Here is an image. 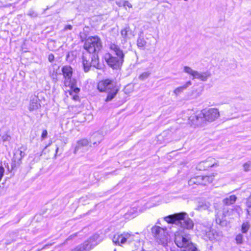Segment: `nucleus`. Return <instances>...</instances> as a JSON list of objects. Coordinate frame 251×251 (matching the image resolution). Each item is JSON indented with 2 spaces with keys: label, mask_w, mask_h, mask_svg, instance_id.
<instances>
[{
  "label": "nucleus",
  "mask_w": 251,
  "mask_h": 251,
  "mask_svg": "<svg viewBox=\"0 0 251 251\" xmlns=\"http://www.w3.org/2000/svg\"><path fill=\"white\" fill-rule=\"evenodd\" d=\"M119 90V86L116 83L115 86L113 87V81L111 80V100L114 98Z\"/></svg>",
  "instance_id": "obj_26"
},
{
  "label": "nucleus",
  "mask_w": 251,
  "mask_h": 251,
  "mask_svg": "<svg viewBox=\"0 0 251 251\" xmlns=\"http://www.w3.org/2000/svg\"><path fill=\"white\" fill-rule=\"evenodd\" d=\"M124 236V232L120 234H115L112 238L113 243L116 245L122 246V245L126 244Z\"/></svg>",
  "instance_id": "obj_18"
},
{
  "label": "nucleus",
  "mask_w": 251,
  "mask_h": 251,
  "mask_svg": "<svg viewBox=\"0 0 251 251\" xmlns=\"http://www.w3.org/2000/svg\"><path fill=\"white\" fill-rule=\"evenodd\" d=\"M212 177L208 176H199L191 178L188 181V184L190 186H192L194 184L197 185H205V182L208 181L210 182L212 181Z\"/></svg>",
  "instance_id": "obj_12"
},
{
  "label": "nucleus",
  "mask_w": 251,
  "mask_h": 251,
  "mask_svg": "<svg viewBox=\"0 0 251 251\" xmlns=\"http://www.w3.org/2000/svg\"><path fill=\"white\" fill-rule=\"evenodd\" d=\"M82 63L84 72L87 73L91 67L102 69V65L99 63L97 53L91 54L89 52H84L82 56Z\"/></svg>",
  "instance_id": "obj_2"
},
{
  "label": "nucleus",
  "mask_w": 251,
  "mask_h": 251,
  "mask_svg": "<svg viewBox=\"0 0 251 251\" xmlns=\"http://www.w3.org/2000/svg\"><path fill=\"white\" fill-rule=\"evenodd\" d=\"M251 195H250V197L248 198V200H247L248 206L250 205V204H251Z\"/></svg>",
  "instance_id": "obj_42"
},
{
  "label": "nucleus",
  "mask_w": 251,
  "mask_h": 251,
  "mask_svg": "<svg viewBox=\"0 0 251 251\" xmlns=\"http://www.w3.org/2000/svg\"><path fill=\"white\" fill-rule=\"evenodd\" d=\"M98 234H94L89 240L85 241L80 248H77L75 251H89L98 244Z\"/></svg>",
  "instance_id": "obj_9"
},
{
  "label": "nucleus",
  "mask_w": 251,
  "mask_h": 251,
  "mask_svg": "<svg viewBox=\"0 0 251 251\" xmlns=\"http://www.w3.org/2000/svg\"><path fill=\"white\" fill-rule=\"evenodd\" d=\"M236 200L237 197L235 195H231L224 199L223 201L225 204L229 205L233 204L236 201Z\"/></svg>",
  "instance_id": "obj_23"
},
{
  "label": "nucleus",
  "mask_w": 251,
  "mask_h": 251,
  "mask_svg": "<svg viewBox=\"0 0 251 251\" xmlns=\"http://www.w3.org/2000/svg\"><path fill=\"white\" fill-rule=\"evenodd\" d=\"M114 251H116V249H115Z\"/></svg>",
  "instance_id": "obj_46"
},
{
  "label": "nucleus",
  "mask_w": 251,
  "mask_h": 251,
  "mask_svg": "<svg viewBox=\"0 0 251 251\" xmlns=\"http://www.w3.org/2000/svg\"><path fill=\"white\" fill-rule=\"evenodd\" d=\"M101 48L100 40L97 36L89 37L86 40L84 45L85 52H89L91 54L97 53Z\"/></svg>",
  "instance_id": "obj_5"
},
{
  "label": "nucleus",
  "mask_w": 251,
  "mask_h": 251,
  "mask_svg": "<svg viewBox=\"0 0 251 251\" xmlns=\"http://www.w3.org/2000/svg\"><path fill=\"white\" fill-rule=\"evenodd\" d=\"M105 62L107 63L108 66H110V53H106L103 57Z\"/></svg>",
  "instance_id": "obj_33"
},
{
  "label": "nucleus",
  "mask_w": 251,
  "mask_h": 251,
  "mask_svg": "<svg viewBox=\"0 0 251 251\" xmlns=\"http://www.w3.org/2000/svg\"><path fill=\"white\" fill-rule=\"evenodd\" d=\"M185 1H187L188 0H184Z\"/></svg>",
  "instance_id": "obj_47"
},
{
  "label": "nucleus",
  "mask_w": 251,
  "mask_h": 251,
  "mask_svg": "<svg viewBox=\"0 0 251 251\" xmlns=\"http://www.w3.org/2000/svg\"><path fill=\"white\" fill-rule=\"evenodd\" d=\"M111 68L120 70L124 61L125 54L122 50L117 45L111 44Z\"/></svg>",
  "instance_id": "obj_4"
},
{
  "label": "nucleus",
  "mask_w": 251,
  "mask_h": 251,
  "mask_svg": "<svg viewBox=\"0 0 251 251\" xmlns=\"http://www.w3.org/2000/svg\"><path fill=\"white\" fill-rule=\"evenodd\" d=\"M54 59V56L52 53H50L48 56V60L50 62H53Z\"/></svg>",
  "instance_id": "obj_38"
},
{
  "label": "nucleus",
  "mask_w": 251,
  "mask_h": 251,
  "mask_svg": "<svg viewBox=\"0 0 251 251\" xmlns=\"http://www.w3.org/2000/svg\"><path fill=\"white\" fill-rule=\"evenodd\" d=\"M153 37L149 38H146L145 39L142 35V34L139 35V37L137 40V46L141 50H144L146 48H150L152 46L151 39H153Z\"/></svg>",
  "instance_id": "obj_11"
},
{
  "label": "nucleus",
  "mask_w": 251,
  "mask_h": 251,
  "mask_svg": "<svg viewBox=\"0 0 251 251\" xmlns=\"http://www.w3.org/2000/svg\"><path fill=\"white\" fill-rule=\"evenodd\" d=\"M247 212L248 216L251 218V205H248L247 209Z\"/></svg>",
  "instance_id": "obj_40"
},
{
  "label": "nucleus",
  "mask_w": 251,
  "mask_h": 251,
  "mask_svg": "<svg viewBox=\"0 0 251 251\" xmlns=\"http://www.w3.org/2000/svg\"><path fill=\"white\" fill-rule=\"evenodd\" d=\"M201 232L203 239L206 241L218 240L223 235L221 232H218L209 227H204Z\"/></svg>",
  "instance_id": "obj_8"
},
{
  "label": "nucleus",
  "mask_w": 251,
  "mask_h": 251,
  "mask_svg": "<svg viewBox=\"0 0 251 251\" xmlns=\"http://www.w3.org/2000/svg\"><path fill=\"white\" fill-rule=\"evenodd\" d=\"M183 71L191 75L192 79H198L202 81H206L207 79L210 77L211 74L209 72H199L197 71L194 70L191 67L188 66H184Z\"/></svg>",
  "instance_id": "obj_7"
},
{
  "label": "nucleus",
  "mask_w": 251,
  "mask_h": 251,
  "mask_svg": "<svg viewBox=\"0 0 251 251\" xmlns=\"http://www.w3.org/2000/svg\"><path fill=\"white\" fill-rule=\"evenodd\" d=\"M126 243L130 244L134 241L135 235L128 232H124Z\"/></svg>",
  "instance_id": "obj_24"
},
{
  "label": "nucleus",
  "mask_w": 251,
  "mask_h": 251,
  "mask_svg": "<svg viewBox=\"0 0 251 251\" xmlns=\"http://www.w3.org/2000/svg\"><path fill=\"white\" fill-rule=\"evenodd\" d=\"M123 5L125 8H126V7H128L129 8H131L132 7V5L128 1H124L123 2Z\"/></svg>",
  "instance_id": "obj_36"
},
{
  "label": "nucleus",
  "mask_w": 251,
  "mask_h": 251,
  "mask_svg": "<svg viewBox=\"0 0 251 251\" xmlns=\"http://www.w3.org/2000/svg\"><path fill=\"white\" fill-rule=\"evenodd\" d=\"M189 121L191 126H201L204 123L202 113L201 112L198 115H191L189 118Z\"/></svg>",
  "instance_id": "obj_16"
},
{
  "label": "nucleus",
  "mask_w": 251,
  "mask_h": 251,
  "mask_svg": "<svg viewBox=\"0 0 251 251\" xmlns=\"http://www.w3.org/2000/svg\"><path fill=\"white\" fill-rule=\"evenodd\" d=\"M4 169L2 166H0V181H1V178H2V177L4 175Z\"/></svg>",
  "instance_id": "obj_35"
},
{
  "label": "nucleus",
  "mask_w": 251,
  "mask_h": 251,
  "mask_svg": "<svg viewBox=\"0 0 251 251\" xmlns=\"http://www.w3.org/2000/svg\"><path fill=\"white\" fill-rule=\"evenodd\" d=\"M136 211V210H135L134 208L131 209L130 211H128L125 214V216L126 218H134L136 216V213L135 212Z\"/></svg>",
  "instance_id": "obj_27"
},
{
  "label": "nucleus",
  "mask_w": 251,
  "mask_h": 251,
  "mask_svg": "<svg viewBox=\"0 0 251 251\" xmlns=\"http://www.w3.org/2000/svg\"><path fill=\"white\" fill-rule=\"evenodd\" d=\"M151 232L157 242L163 246L167 244L168 234L166 229L159 226H154L151 228Z\"/></svg>",
  "instance_id": "obj_6"
},
{
  "label": "nucleus",
  "mask_w": 251,
  "mask_h": 251,
  "mask_svg": "<svg viewBox=\"0 0 251 251\" xmlns=\"http://www.w3.org/2000/svg\"><path fill=\"white\" fill-rule=\"evenodd\" d=\"M48 135V132L47 130H44L41 135L42 139L43 140L47 138Z\"/></svg>",
  "instance_id": "obj_37"
},
{
  "label": "nucleus",
  "mask_w": 251,
  "mask_h": 251,
  "mask_svg": "<svg viewBox=\"0 0 251 251\" xmlns=\"http://www.w3.org/2000/svg\"><path fill=\"white\" fill-rule=\"evenodd\" d=\"M103 136L99 132H96L94 133L90 138V142L95 146L100 143L101 141L102 140Z\"/></svg>",
  "instance_id": "obj_19"
},
{
  "label": "nucleus",
  "mask_w": 251,
  "mask_h": 251,
  "mask_svg": "<svg viewBox=\"0 0 251 251\" xmlns=\"http://www.w3.org/2000/svg\"><path fill=\"white\" fill-rule=\"evenodd\" d=\"M98 89L101 92H106L107 95L105 101L110 100V79L100 81L98 84Z\"/></svg>",
  "instance_id": "obj_13"
},
{
  "label": "nucleus",
  "mask_w": 251,
  "mask_h": 251,
  "mask_svg": "<svg viewBox=\"0 0 251 251\" xmlns=\"http://www.w3.org/2000/svg\"><path fill=\"white\" fill-rule=\"evenodd\" d=\"M203 162L207 170L210 167L217 165L215 160L212 157L208 158L206 160L203 161Z\"/></svg>",
  "instance_id": "obj_22"
},
{
  "label": "nucleus",
  "mask_w": 251,
  "mask_h": 251,
  "mask_svg": "<svg viewBox=\"0 0 251 251\" xmlns=\"http://www.w3.org/2000/svg\"><path fill=\"white\" fill-rule=\"evenodd\" d=\"M250 28L251 29V21L249 23Z\"/></svg>",
  "instance_id": "obj_45"
},
{
  "label": "nucleus",
  "mask_w": 251,
  "mask_h": 251,
  "mask_svg": "<svg viewBox=\"0 0 251 251\" xmlns=\"http://www.w3.org/2000/svg\"><path fill=\"white\" fill-rule=\"evenodd\" d=\"M197 169L199 170H207L203 161L201 162L197 166Z\"/></svg>",
  "instance_id": "obj_32"
},
{
  "label": "nucleus",
  "mask_w": 251,
  "mask_h": 251,
  "mask_svg": "<svg viewBox=\"0 0 251 251\" xmlns=\"http://www.w3.org/2000/svg\"><path fill=\"white\" fill-rule=\"evenodd\" d=\"M58 149H59L58 147H57L56 148V150H55V156H54L55 157H56V154H57V152L58 151Z\"/></svg>",
  "instance_id": "obj_43"
},
{
  "label": "nucleus",
  "mask_w": 251,
  "mask_h": 251,
  "mask_svg": "<svg viewBox=\"0 0 251 251\" xmlns=\"http://www.w3.org/2000/svg\"><path fill=\"white\" fill-rule=\"evenodd\" d=\"M77 233H75V234H73V235H72L70 236L69 238H71L72 236H73V237L76 236V235H77Z\"/></svg>",
  "instance_id": "obj_44"
},
{
  "label": "nucleus",
  "mask_w": 251,
  "mask_h": 251,
  "mask_svg": "<svg viewBox=\"0 0 251 251\" xmlns=\"http://www.w3.org/2000/svg\"><path fill=\"white\" fill-rule=\"evenodd\" d=\"M192 85V82L191 81H187L184 85L183 86L178 87L176 88L173 93L175 94L176 96H178L181 93L183 92L184 90H186L189 86Z\"/></svg>",
  "instance_id": "obj_20"
},
{
  "label": "nucleus",
  "mask_w": 251,
  "mask_h": 251,
  "mask_svg": "<svg viewBox=\"0 0 251 251\" xmlns=\"http://www.w3.org/2000/svg\"><path fill=\"white\" fill-rule=\"evenodd\" d=\"M78 93H75L74 92L72 95H71L73 96V99L75 100H78L79 99V97L77 95Z\"/></svg>",
  "instance_id": "obj_39"
},
{
  "label": "nucleus",
  "mask_w": 251,
  "mask_h": 251,
  "mask_svg": "<svg viewBox=\"0 0 251 251\" xmlns=\"http://www.w3.org/2000/svg\"><path fill=\"white\" fill-rule=\"evenodd\" d=\"M201 113H202L204 122L205 121L212 122L217 119L220 116L218 109L214 108H209L204 112H201Z\"/></svg>",
  "instance_id": "obj_10"
},
{
  "label": "nucleus",
  "mask_w": 251,
  "mask_h": 251,
  "mask_svg": "<svg viewBox=\"0 0 251 251\" xmlns=\"http://www.w3.org/2000/svg\"><path fill=\"white\" fill-rule=\"evenodd\" d=\"M62 72L64 78V84L70 88V94L72 95L74 92L79 93L80 89L76 87V80L72 78V68L70 66H64L62 68Z\"/></svg>",
  "instance_id": "obj_3"
},
{
  "label": "nucleus",
  "mask_w": 251,
  "mask_h": 251,
  "mask_svg": "<svg viewBox=\"0 0 251 251\" xmlns=\"http://www.w3.org/2000/svg\"><path fill=\"white\" fill-rule=\"evenodd\" d=\"M24 148L21 147L16 151L14 153V157L13 159V163H12V168L16 167V166H19L21 163V160L25 155L24 152Z\"/></svg>",
  "instance_id": "obj_14"
},
{
  "label": "nucleus",
  "mask_w": 251,
  "mask_h": 251,
  "mask_svg": "<svg viewBox=\"0 0 251 251\" xmlns=\"http://www.w3.org/2000/svg\"><path fill=\"white\" fill-rule=\"evenodd\" d=\"M89 147H91L90 141L87 139H82L77 142L75 147L74 153H76L78 151H84L88 149Z\"/></svg>",
  "instance_id": "obj_15"
},
{
  "label": "nucleus",
  "mask_w": 251,
  "mask_h": 251,
  "mask_svg": "<svg viewBox=\"0 0 251 251\" xmlns=\"http://www.w3.org/2000/svg\"><path fill=\"white\" fill-rule=\"evenodd\" d=\"M121 33L124 38L127 39L130 38V35H131V30L129 27H126L121 30Z\"/></svg>",
  "instance_id": "obj_25"
},
{
  "label": "nucleus",
  "mask_w": 251,
  "mask_h": 251,
  "mask_svg": "<svg viewBox=\"0 0 251 251\" xmlns=\"http://www.w3.org/2000/svg\"><path fill=\"white\" fill-rule=\"evenodd\" d=\"M210 204L209 202L206 201L199 202L198 206L195 208L196 210L199 211L205 210L208 209L210 207Z\"/></svg>",
  "instance_id": "obj_21"
},
{
  "label": "nucleus",
  "mask_w": 251,
  "mask_h": 251,
  "mask_svg": "<svg viewBox=\"0 0 251 251\" xmlns=\"http://www.w3.org/2000/svg\"><path fill=\"white\" fill-rule=\"evenodd\" d=\"M40 107V100L38 97L35 95L31 96L28 107V110L32 112L39 109Z\"/></svg>",
  "instance_id": "obj_17"
},
{
  "label": "nucleus",
  "mask_w": 251,
  "mask_h": 251,
  "mask_svg": "<svg viewBox=\"0 0 251 251\" xmlns=\"http://www.w3.org/2000/svg\"><path fill=\"white\" fill-rule=\"evenodd\" d=\"M164 219L168 223L176 224L183 228L191 229L194 226L193 221L186 212L176 213L165 217Z\"/></svg>",
  "instance_id": "obj_1"
},
{
  "label": "nucleus",
  "mask_w": 251,
  "mask_h": 251,
  "mask_svg": "<svg viewBox=\"0 0 251 251\" xmlns=\"http://www.w3.org/2000/svg\"><path fill=\"white\" fill-rule=\"evenodd\" d=\"M249 228V225L247 223H243L242 226V231L243 233H246Z\"/></svg>",
  "instance_id": "obj_31"
},
{
  "label": "nucleus",
  "mask_w": 251,
  "mask_h": 251,
  "mask_svg": "<svg viewBox=\"0 0 251 251\" xmlns=\"http://www.w3.org/2000/svg\"><path fill=\"white\" fill-rule=\"evenodd\" d=\"M237 244H241L243 242V235L241 234H238L235 238Z\"/></svg>",
  "instance_id": "obj_30"
},
{
  "label": "nucleus",
  "mask_w": 251,
  "mask_h": 251,
  "mask_svg": "<svg viewBox=\"0 0 251 251\" xmlns=\"http://www.w3.org/2000/svg\"><path fill=\"white\" fill-rule=\"evenodd\" d=\"M28 15L31 17H36L38 16V14L35 11L31 9L28 11Z\"/></svg>",
  "instance_id": "obj_34"
},
{
  "label": "nucleus",
  "mask_w": 251,
  "mask_h": 251,
  "mask_svg": "<svg viewBox=\"0 0 251 251\" xmlns=\"http://www.w3.org/2000/svg\"><path fill=\"white\" fill-rule=\"evenodd\" d=\"M150 74L148 72H144L140 75L139 78L140 79L143 80L146 79L147 78H148V77L149 76Z\"/></svg>",
  "instance_id": "obj_29"
},
{
  "label": "nucleus",
  "mask_w": 251,
  "mask_h": 251,
  "mask_svg": "<svg viewBox=\"0 0 251 251\" xmlns=\"http://www.w3.org/2000/svg\"><path fill=\"white\" fill-rule=\"evenodd\" d=\"M243 168L245 171H248L251 169V161H248L243 165Z\"/></svg>",
  "instance_id": "obj_28"
},
{
  "label": "nucleus",
  "mask_w": 251,
  "mask_h": 251,
  "mask_svg": "<svg viewBox=\"0 0 251 251\" xmlns=\"http://www.w3.org/2000/svg\"><path fill=\"white\" fill-rule=\"evenodd\" d=\"M72 29H73V26L70 25H66L64 27V30L66 31L67 30H72Z\"/></svg>",
  "instance_id": "obj_41"
}]
</instances>
